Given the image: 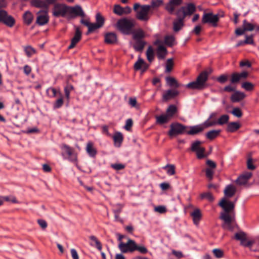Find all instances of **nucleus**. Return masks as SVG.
<instances>
[{
	"mask_svg": "<svg viewBox=\"0 0 259 259\" xmlns=\"http://www.w3.org/2000/svg\"><path fill=\"white\" fill-rule=\"evenodd\" d=\"M66 14L74 15V16L84 17V13L79 6L69 7L64 4L57 3L53 9V15L56 17H64Z\"/></svg>",
	"mask_w": 259,
	"mask_h": 259,
	"instance_id": "nucleus-1",
	"label": "nucleus"
},
{
	"mask_svg": "<svg viewBox=\"0 0 259 259\" xmlns=\"http://www.w3.org/2000/svg\"><path fill=\"white\" fill-rule=\"evenodd\" d=\"M118 247L122 253H132L136 250L142 254L148 252V249L145 246L138 245L134 240L129 238H127L126 242L119 243Z\"/></svg>",
	"mask_w": 259,
	"mask_h": 259,
	"instance_id": "nucleus-2",
	"label": "nucleus"
},
{
	"mask_svg": "<svg viewBox=\"0 0 259 259\" xmlns=\"http://www.w3.org/2000/svg\"><path fill=\"white\" fill-rule=\"evenodd\" d=\"M210 72L211 71L209 72L207 71H202L197 76L196 80L188 83L186 85V88L198 90H201L206 88L207 87L206 81Z\"/></svg>",
	"mask_w": 259,
	"mask_h": 259,
	"instance_id": "nucleus-3",
	"label": "nucleus"
},
{
	"mask_svg": "<svg viewBox=\"0 0 259 259\" xmlns=\"http://www.w3.org/2000/svg\"><path fill=\"white\" fill-rule=\"evenodd\" d=\"M136 24V22L134 19L124 18L117 21L116 26L122 33L128 35L132 33Z\"/></svg>",
	"mask_w": 259,
	"mask_h": 259,
	"instance_id": "nucleus-4",
	"label": "nucleus"
},
{
	"mask_svg": "<svg viewBox=\"0 0 259 259\" xmlns=\"http://www.w3.org/2000/svg\"><path fill=\"white\" fill-rule=\"evenodd\" d=\"M134 10L136 12V18L141 21L147 22L149 19V13L151 6L142 5L136 3L134 5Z\"/></svg>",
	"mask_w": 259,
	"mask_h": 259,
	"instance_id": "nucleus-5",
	"label": "nucleus"
},
{
	"mask_svg": "<svg viewBox=\"0 0 259 259\" xmlns=\"http://www.w3.org/2000/svg\"><path fill=\"white\" fill-rule=\"evenodd\" d=\"M223 16L224 14L220 15L219 14L214 15L211 12L204 13L202 17L201 21L203 24H209L213 27H217L220 17Z\"/></svg>",
	"mask_w": 259,
	"mask_h": 259,
	"instance_id": "nucleus-6",
	"label": "nucleus"
},
{
	"mask_svg": "<svg viewBox=\"0 0 259 259\" xmlns=\"http://www.w3.org/2000/svg\"><path fill=\"white\" fill-rule=\"evenodd\" d=\"M187 126H185L179 123H173L170 125V130L168 133V135L172 138L179 135L186 133Z\"/></svg>",
	"mask_w": 259,
	"mask_h": 259,
	"instance_id": "nucleus-7",
	"label": "nucleus"
},
{
	"mask_svg": "<svg viewBox=\"0 0 259 259\" xmlns=\"http://www.w3.org/2000/svg\"><path fill=\"white\" fill-rule=\"evenodd\" d=\"M196 10V8L193 4L190 3L186 7H182L177 12V16L182 15L185 18L187 16H190L193 14Z\"/></svg>",
	"mask_w": 259,
	"mask_h": 259,
	"instance_id": "nucleus-8",
	"label": "nucleus"
},
{
	"mask_svg": "<svg viewBox=\"0 0 259 259\" xmlns=\"http://www.w3.org/2000/svg\"><path fill=\"white\" fill-rule=\"evenodd\" d=\"M36 23L40 26L47 24L49 21L48 10H40L37 14Z\"/></svg>",
	"mask_w": 259,
	"mask_h": 259,
	"instance_id": "nucleus-9",
	"label": "nucleus"
},
{
	"mask_svg": "<svg viewBox=\"0 0 259 259\" xmlns=\"http://www.w3.org/2000/svg\"><path fill=\"white\" fill-rule=\"evenodd\" d=\"M0 22L12 27L15 24V20L12 16H9L6 11L0 10Z\"/></svg>",
	"mask_w": 259,
	"mask_h": 259,
	"instance_id": "nucleus-10",
	"label": "nucleus"
},
{
	"mask_svg": "<svg viewBox=\"0 0 259 259\" xmlns=\"http://www.w3.org/2000/svg\"><path fill=\"white\" fill-rule=\"evenodd\" d=\"M63 151L67 155L69 160L76 162L77 161V154L75 153L73 149L66 144H63L61 147Z\"/></svg>",
	"mask_w": 259,
	"mask_h": 259,
	"instance_id": "nucleus-11",
	"label": "nucleus"
},
{
	"mask_svg": "<svg viewBox=\"0 0 259 259\" xmlns=\"http://www.w3.org/2000/svg\"><path fill=\"white\" fill-rule=\"evenodd\" d=\"M82 33L78 27H75V32L74 36L71 39V44L68 46V49L74 48L76 44L79 42L81 39Z\"/></svg>",
	"mask_w": 259,
	"mask_h": 259,
	"instance_id": "nucleus-12",
	"label": "nucleus"
},
{
	"mask_svg": "<svg viewBox=\"0 0 259 259\" xmlns=\"http://www.w3.org/2000/svg\"><path fill=\"white\" fill-rule=\"evenodd\" d=\"M183 3V0H169L165 6L166 10L170 14L174 13L177 7L180 6Z\"/></svg>",
	"mask_w": 259,
	"mask_h": 259,
	"instance_id": "nucleus-13",
	"label": "nucleus"
},
{
	"mask_svg": "<svg viewBox=\"0 0 259 259\" xmlns=\"http://www.w3.org/2000/svg\"><path fill=\"white\" fill-rule=\"evenodd\" d=\"M219 205L224 210L225 212H230L234 209V204L233 202L227 200L223 198L220 202Z\"/></svg>",
	"mask_w": 259,
	"mask_h": 259,
	"instance_id": "nucleus-14",
	"label": "nucleus"
},
{
	"mask_svg": "<svg viewBox=\"0 0 259 259\" xmlns=\"http://www.w3.org/2000/svg\"><path fill=\"white\" fill-rule=\"evenodd\" d=\"M220 219L224 221V224L223 225V227L226 229H230L232 218L230 215L229 214V212H222L221 214Z\"/></svg>",
	"mask_w": 259,
	"mask_h": 259,
	"instance_id": "nucleus-15",
	"label": "nucleus"
},
{
	"mask_svg": "<svg viewBox=\"0 0 259 259\" xmlns=\"http://www.w3.org/2000/svg\"><path fill=\"white\" fill-rule=\"evenodd\" d=\"M203 127L201 124L187 127L186 133L189 135H195L203 131Z\"/></svg>",
	"mask_w": 259,
	"mask_h": 259,
	"instance_id": "nucleus-16",
	"label": "nucleus"
},
{
	"mask_svg": "<svg viewBox=\"0 0 259 259\" xmlns=\"http://www.w3.org/2000/svg\"><path fill=\"white\" fill-rule=\"evenodd\" d=\"M179 94V92L177 90H168L163 93L162 95V99L163 101H167L175 98L178 96Z\"/></svg>",
	"mask_w": 259,
	"mask_h": 259,
	"instance_id": "nucleus-17",
	"label": "nucleus"
},
{
	"mask_svg": "<svg viewBox=\"0 0 259 259\" xmlns=\"http://www.w3.org/2000/svg\"><path fill=\"white\" fill-rule=\"evenodd\" d=\"M177 19L173 22V29L174 31L178 32L181 30L184 26V20L185 18L181 15L177 16Z\"/></svg>",
	"mask_w": 259,
	"mask_h": 259,
	"instance_id": "nucleus-18",
	"label": "nucleus"
},
{
	"mask_svg": "<svg viewBox=\"0 0 259 259\" xmlns=\"http://www.w3.org/2000/svg\"><path fill=\"white\" fill-rule=\"evenodd\" d=\"M252 176V173L250 172H245L240 176L236 180V183L239 185H245Z\"/></svg>",
	"mask_w": 259,
	"mask_h": 259,
	"instance_id": "nucleus-19",
	"label": "nucleus"
},
{
	"mask_svg": "<svg viewBox=\"0 0 259 259\" xmlns=\"http://www.w3.org/2000/svg\"><path fill=\"white\" fill-rule=\"evenodd\" d=\"M105 42L107 44L113 45L117 42V37L114 32H108L105 35Z\"/></svg>",
	"mask_w": 259,
	"mask_h": 259,
	"instance_id": "nucleus-20",
	"label": "nucleus"
},
{
	"mask_svg": "<svg viewBox=\"0 0 259 259\" xmlns=\"http://www.w3.org/2000/svg\"><path fill=\"white\" fill-rule=\"evenodd\" d=\"M191 215L192 217L194 224L197 226L202 218V213L200 210L198 208L195 209L191 213Z\"/></svg>",
	"mask_w": 259,
	"mask_h": 259,
	"instance_id": "nucleus-21",
	"label": "nucleus"
},
{
	"mask_svg": "<svg viewBox=\"0 0 259 259\" xmlns=\"http://www.w3.org/2000/svg\"><path fill=\"white\" fill-rule=\"evenodd\" d=\"M246 95L245 94L239 91H236L231 97V100L233 102H238L243 100Z\"/></svg>",
	"mask_w": 259,
	"mask_h": 259,
	"instance_id": "nucleus-22",
	"label": "nucleus"
},
{
	"mask_svg": "<svg viewBox=\"0 0 259 259\" xmlns=\"http://www.w3.org/2000/svg\"><path fill=\"white\" fill-rule=\"evenodd\" d=\"M167 54L166 49L162 45H159L157 49V56L159 59H164Z\"/></svg>",
	"mask_w": 259,
	"mask_h": 259,
	"instance_id": "nucleus-23",
	"label": "nucleus"
},
{
	"mask_svg": "<svg viewBox=\"0 0 259 259\" xmlns=\"http://www.w3.org/2000/svg\"><path fill=\"white\" fill-rule=\"evenodd\" d=\"M32 6L37 8H43L44 10H48V6L45 0H32L31 2Z\"/></svg>",
	"mask_w": 259,
	"mask_h": 259,
	"instance_id": "nucleus-24",
	"label": "nucleus"
},
{
	"mask_svg": "<svg viewBox=\"0 0 259 259\" xmlns=\"http://www.w3.org/2000/svg\"><path fill=\"white\" fill-rule=\"evenodd\" d=\"M132 33H133V38L135 40H143L142 39L145 36V32L141 29H139L134 32L132 31Z\"/></svg>",
	"mask_w": 259,
	"mask_h": 259,
	"instance_id": "nucleus-25",
	"label": "nucleus"
},
{
	"mask_svg": "<svg viewBox=\"0 0 259 259\" xmlns=\"http://www.w3.org/2000/svg\"><path fill=\"white\" fill-rule=\"evenodd\" d=\"M146 44V41L143 40H135V42L133 45V47L136 51L142 52L144 49Z\"/></svg>",
	"mask_w": 259,
	"mask_h": 259,
	"instance_id": "nucleus-26",
	"label": "nucleus"
},
{
	"mask_svg": "<svg viewBox=\"0 0 259 259\" xmlns=\"http://www.w3.org/2000/svg\"><path fill=\"white\" fill-rule=\"evenodd\" d=\"M86 150L89 155L91 157H95L97 154V150L94 147V144L92 142H89L87 143Z\"/></svg>",
	"mask_w": 259,
	"mask_h": 259,
	"instance_id": "nucleus-27",
	"label": "nucleus"
},
{
	"mask_svg": "<svg viewBox=\"0 0 259 259\" xmlns=\"http://www.w3.org/2000/svg\"><path fill=\"white\" fill-rule=\"evenodd\" d=\"M236 192V188L233 185H228L226 187L224 190V194L227 197L230 198L232 197Z\"/></svg>",
	"mask_w": 259,
	"mask_h": 259,
	"instance_id": "nucleus-28",
	"label": "nucleus"
},
{
	"mask_svg": "<svg viewBox=\"0 0 259 259\" xmlns=\"http://www.w3.org/2000/svg\"><path fill=\"white\" fill-rule=\"evenodd\" d=\"M240 127V125L238 122H230L227 127L226 131L228 132L233 133L238 130Z\"/></svg>",
	"mask_w": 259,
	"mask_h": 259,
	"instance_id": "nucleus-29",
	"label": "nucleus"
},
{
	"mask_svg": "<svg viewBox=\"0 0 259 259\" xmlns=\"http://www.w3.org/2000/svg\"><path fill=\"white\" fill-rule=\"evenodd\" d=\"M221 132V130H220L210 131L206 134V137L210 140H212L218 137Z\"/></svg>",
	"mask_w": 259,
	"mask_h": 259,
	"instance_id": "nucleus-30",
	"label": "nucleus"
},
{
	"mask_svg": "<svg viewBox=\"0 0 259 259\" xmlns=\"http://www.w3.org/2000/svg\"><path fill=\"white\" fill-rule=\"evenodd\" d=\"M24 22L27 25H29L32 22L33 16L30 11H26L23 16Z\"/></svg>",
	"mask_w": 259,
	"mask_h": 259,
	"instance_id": "nucleus-31",
	"label": "nucleus"
},
{
	"mask_svg": "<svg viewBox=\"0 0 259 259\" xmlns=\"http://www.w3.org/2000/svg\"><path fill=\"white\" fill-rule=\"evenodd\" d=\"M177 112V108L175 105H171L167 108L165 114L171 119Z\"/></svg>",
	"mask_w": 259,
	"mask_h": 259,
	"instance_id": "nucleus-32",
	"label": "nucleus"
},
{
	"mask_svg": "<svg viewBox=\"0 0 259 259\" xmlns=\"http://www.w3.org/2000/svg\"><path fill=\"white\" fill-rule=\"evenodd\" d=\"M166 81L167 84L171 87L179 88L181 84L177 81V80L172 77H167Z\"/></svg>",
	"mask_w": 259,
	"mask_h": 259,
	"instance_id": "nucleus-33",
	"label": "nucleus"
},
{
	"mask_svg": "<svg viewBox=\"0 0 259 259\" xmlns=\"http://www.w3.org/2000/svg\"><path fill=\"white\" fill-rule=\"evenodd\" d=\"M156 122L162 124L168 122L170 119L165 114L156 117Z\"/></svg>",
	"mask_w": 259,
	"mask_h": 259,
	"instance_id": "nucleus-34",
	"label": "nucleus"
},
{
	"mask_svg": "<svg viewBox=\"0 0 259 259\" xmlns=\"http://www.w3.org/2000/svg\"><path fill=\"white\" fill-rule=\"evenodd\" d=\"M123 138L122 134L119 132H116L113 136V140L115 144L118 147L120 146L123 141Z\"/></svg>",
	"mask_w": 259,
	"mask_h": 259,
	"instance_id": "nucleus-35",
	"label": "nucleus"
},
{
	"mask_svg": "<svg viewBox=\"0 0 259 259\" xmlns=\"http://www.w3.org/2000/svg\"><path fill=\"white\" fill-rule=\"evenodd\" d=\"M255 24L248 22L246 20H244L243 22L242 27L244 28L245 31H251L254 29Z\"/></svg>",
	"mask_w": 259,
	"mask_h": 259,
	"instance_id": "nucleus-36",
	"label": "nucleus"
},
{
	"mask_svg": "<svg viewBox=\"0 0 259 259\" xmlns=\"http://www.w3.org/2000/svg\"><path fill=\"white\" fill-rule=\"evenodd\" d=\"M175 37L174 36L166 35L164 37V44L168 47H172L175 45Z\"/></svg>",
	"mask_w": 259,
	"mask_h": 259,
	"instance_id": "nucleus-37",
	"label": "nucleus"
},
{
	"mask_svg": "<svg viewBox=\"0 0 259 259\" xmlns=\"http://www.w3.org/2000/svg\"><path fill=\"white\" fill-rule=\"evenodd\" d=\"M229 119V115L227 114H224L222 115L218 119L217 122V124L219 125H223L228 123Z\"/></svg>",
	"mask_w": 259,
	"mask_h": 259,
	"instance_id": "nucleus-38",
	"label": "nucleus"
},
{
	"mask_svg": "<svg viewBox=\"0 0 259 259\" xmlns=\"http://www.w3.org/2000/svg\"><path fill=\"white\" fill-rule=\"evenodd\" d=\"M146 56L148 60L151 62L154 59V52L151 46H149L146 52Z\"/></svg>",
	"mask_w": 259,
	"mask_h": 259,
	"instance_id": "nucleus-39",
	"label": "nucleus"
},
{
	"mask_svg": "<svg viewBox=\"0 0 259 259\" xmlns=\"http://www.w3.org/2000/svg\"><path fill=\"white\" fill-rule=\"evenodd\" d=\"M241 87L246 91H251L254 89V85L251 82H244L242 83Z\"/></svg>",
	"mask_w": 259,
	"mask_h": 259,
	"instance_id": "nucleus-40",
	"label": "nucleus"
},
{
	"mask_svg": "<svg viewBox=\"0 0 259 259\" xmlns=\"http://www.w3.org/2000/svg\"><path fill=\"white\" fill-rule=\"evenodd\" d=\"M96 23L100 26V27L103 26L104 23V18L100 14V13H97L96 15Z\"/></svg>",
	"mask_w": 259,
	"mask_h": 259,
	"instance_id": "nucleus-41",
	"label": "nucleus"
},
{
	"mask_svg": "<svg viewBox=\"0 0 259 259\" xmlns=\"http://www.w3.org/2000/svg\"><path fill=\"white\" fill-rule=\"evenodd\" d=\"M200 197L202 199H206L210 202H212L214 199L212 194L209 192L202 193Z\"/></svg>",
	"mask_w": 259,
	"mask_h": 259,
	"instance_id": "nucleus-42",
	"label": "nucleus"
},
{
	"mask_svg": "<svg viewBox=\"0 0 259 259\" xmlns=\"http://www.w3.org/2000/svg\"><path fill=\"white\" fill-rule=\"evenodd\" d=\"M202 142L200 141H196L192 143L191 147V151L194 152L197 151L199 149L202 148V147H201L200 146Z\"/></svg>",
	"mask_w": 259,
	"mask_h": 259,
	"instance_id": "nucleus-43",
	"label": "nucleus"
},
{
	"mask_svg": "<svg viewBox=\"0 0 259 259\" xmlns=\"http://www.w3.org/2000/svg\"><path fill=\"white\" fill-rule=\"evenodd\" d=\"M128 104L132 107H135L138 109L140 108V105L137 103L136 98H130L128 100Z\"/></svg>",
	"mask_w": 259,
	"mask_h": 259,
	"instance_id": "nucleus-44",
	"label": "nucleus"
},
{
	"mask_svg": "<svg viewBox=\"0 0 259 259\" xmlns=\"http://www.w3.org/2000/svg\"><path fill=\"white\" fill-rule=\"evenodd\" d=\"M4 200L7 202H11L13 203H19V201L17 200L16 197L14 196H7L3 197Z\"/></svg>",
	"mask_w": 259,
	"mask_h": 259,
	"instance_id": "nucleus-45",
	"label": "nucleus"
},
{
	"mask_svg": "<svg viewBox=\"0 0 259 259\" xmlns=\"http://www.w3.org/2000/svg\"><path fill=\"white\" fill-rule=\"evenodd\" d=\"M144 64V61L141 58H139L138 61L134 64V67L136 70H138L142 68V66Z\"/></svg>",
	"mask_w": 259,
	"mask_h": 259,
	"instance_id": "nucleus-46",
	"label": "nucleus"
},
{
	"mask_svg": "<svg viewBox=\"0 0 259 259\" xmlns=\"http://www.w3.org/2000/svg\"><path fill=\"white\" fill-rule=\"evenodd\" d=\"M123 8L119 5H115L114 7L113 12L119 16L123 15Z\"/></svg>",
	"mask_w": 259,
	"mask_h": 259,
	"instance_id": "nucleus-47",
	"label": "nucleus"
},
{
	"mask_svg": "<svg viewBox=\"0 0 259 259\" xmlns=\"http://www.w3.org/2000/svg\"><path fill=\"white\" fill-rule=\"evenodd\" d=\"M60 98L56 100L54 104V107L55 108H58L62 106L63 104V96L61 93H59Z\"/></svg>",
	"mask_w": 259,
	"mask_h": 259,
	"instance_id": "nucleus-48",
	"label": "nucleus"
},
{
	"mask_svg": "<svg viewBox=\"0 0 259 259\" xmlns=\"http://www.w3.org/2000/svg\"><path fill=\"white\" fill-rule=\"evenodd\" d=\"M164 168L167 169V172L169 175H174L175 174V165L167 164Z\"/></svg>",
	"mask_w": 259,
	"mask_h": 259,
	"instance_id": "nucleus-49",
	"label": "nucleus"
},
{
	"mask_svg": "<svg viewBox=\"0 0 259 259\" xmlns=\"http://www.w3.org/2000/svg\"><path fill=\"white\" fill-rule=\"evenodd\" d=\"M240 79L239 73L235 72L232 74L230 81L232 83H236L238 82Z\"/></svg>",
	"mask_w": 259,
	"mask_h": 259,
	"instance_id": "nucleus-50",
	"label": "nucleus"
},
{
	"mask_svg": "<svg viewBox=\"0 0 259 259\" xmlns=\"http://www.w3.org/2000/svg\"><path fill=\"white\" fill-rule=\"evenodd\" d=\"M73 89H74V88H73V85L70 84H68L66 86V87L64 88L65 96L67 99L69 98L70 93Z\"/></svg>",
	"mask_w": 259,
	"mask_h": 259,
	"instance_id": "nucleus-51",
	"label": "nucleus"
},
{
	"mask_svg": "<svg viewBox=\"0 0 259 259\" xmlns=\"http://www.w3.org/2000/svg\"><path fill=\"white\" fill-rule=\"evenodd\" d=\"M100 28V26H99L96 23H92L90 22L89 26L88 27V31L87 34L91 33L95 31L96 29Z\"/></svg>",
	"mask_w": 259,
	"mask_h": 259,
	"instance_id": "nucleus-52",
	"label": "nucleus"
},
{
	"mask_svg": "<svg viewBox=\"0 0 259 259\" xmlns=\"http://www.w3.org/2000/svg\"><path fill=\"white\" fill-rule=\"evenodd\" d=\"M174 62L172 59H168L166 61L165 71L169 72L173 67Z\"/></svg>",
	"mask_w": 259,
	"mask_h": 259,
	"instance_id": "nucleus-53",
	"label": "nucleus"
},
{
	"mask_svg": "<svg viewBox=\"0 0 259 259\" xmlns=\"http://www.w3.org/2000/svg\"><path fill=\"white\" fill-rule=\"evenodd\" d=\"M212 252L217 258H221L224 256V251L221 249L215 248L212 250Z\"/></svg>",
	"mask_w": 259,
	"mask_h": 259,
	"instance_id": "nucleus-54",
	"label": "nucleus"
},
{
	"mask_svg": "<svg viewBox=\"0 0 259 259\" xmlns=\"http://www.w3.org/2000/svg\"><path fill=\"white\" fill-rule=\"evenodd\" d=\"M217 124L216 121H211L209 120H206L203 123L201 124V126L203 127V130L209 127L213 126Z\"/></svg>",
	"mask_w": 259,
	"mask_h": 259,
	"instance_id": "nucleus-55",
	"label": "nucleus"
},
{
	"mask_svg": "<svg viewBox=\"0 0 259 259\" xmlns=\"http://www.w3.org/2000/svg\"><path fill=\"white\" fill-rule=\"evenodd\" d=\"M235 238L237 240H240L241 242L246 239V234L243 232L237 233L235 234Z\"/></svg>",
	"mask_w": 259,
	"mask_h": 259,
	"instance_id": "nucleus-56",
	"label": "nucleus"
},
{
	"mask_svg": "<svg viewBox=\"0 0 259 259\" xmlns=\"http://www.w3.org/2000/svg\"><path fill=\"white\" fill-rule=\"evenodd\" d=\"M205 151V148L204 147H202L194 152H196L197 158L199 159H201L204 157Z\"/></svg>",
	"mask_w": 259,
	"mask_h": 259,
	"instance_id": "nucleus-57",
	"label": "nucleus"
},
{
	"mask_svg": "<svg viewBox=\"0 0 259 259\" xmlns=\"http://www.w3.org/2000/svg\"><path fill=\"white\" fill-rule=\"evenodd\" d=\"M214 169L211 168H206L205 170L206 176L209 181H211L213 179L214 171Z\"/></svg>",
	"mask_w": 259,
	"mask_h": 259,
	"instance_id": "nucleus-58",
	"label": "nucleus"
},
{
	"mask_svg": "<svg viewBox=\"0 0 259 259\" xmlns=\"http://www.w3.org/2000/svg\"><path fill=\"white\" fill-rule=\"evenodd\" d=\"M25 51L28 57H30L32 55L35 53V50L30 46H27L25 49Z\"/></svg>",
	"mask_w": 259,
	"mask_h": 259,
	"instance_id": "nucleus-59",
	"label": "nucleus"
},
{
	"mask_svg": "<svg viewBox=\"0 0 259 259\" xmlns=\"http://www.w3.org/2000/svg\"><path fill=\"white\" fill-rule=\"evenodd\" d=\"M232 113L237 117H240L242 115V112L239 108H235L233 109Z\"/></svg>",
	"mask_w": 259,
	"mask_h": 259,
	"instance_id": "nucleus-60",
	"label": "nucleus"
},
{
	"mask_svg": "<svg viewBox=\"0 0 259 259\" xmlns=\"http://www.w3.org/2000/svg\"><path fill=\"white\" fill-rule=\"evenodd\" d=\"M111 166L116 170H119L123 169L125 167V165L124 164L121 163H114L112 164Z\"/></svg>",
	"mask_w": 259,
	"mask_h": 259,
	"instance_id": "nucleus-61",
	"label": "nucleus"
},
{
	"mask_svg": "<svg viewBox=\"0 0 259 259\" xmlns=\"http://www.w3.org/2000/svg\"><path fill=\"white\" fill-rule=\"evenodd\" d=\"M247 167L250 170H253L255 167L253 164L252 159L251 157L248 158L247 161Z\"/></svg>",
	"mask_w": 259,
	"mask_h": 259,
	"instance_id": "nucleus-62",
	"label": "nucleus"
},
{
	"mask_svg": "<svg viewBox=\"0 0 259 259\" xmlns=\"http://www.w3.org/2000/svg\"><path fill=\"white\" fill-rule=\"evenodd\" d=\"M228 76L227 75L223 74L218 77L217 79L219 82L224 83L228 80Z\"/></svg>",
	"mask_w": 259,
	"mask_h": 259,
	"instance_id": "nucleus-63",
	"label": "nucleus"
},
{
	"mask_svg": "<svg viewBox=\"0 0 259 259\" xmlns=\"http://www.w3.org/2000/svg\"><path fill=\"white\" fill-rule=\"evenodd\" d=\"M254 241L252 240L247 241L245 239L244 241L241 242V244L244 246L248 247L250 248L252 245L253 244Z\"/></svg>",
	"mask_w": 259,
	"mask_h": 259,
	"instance_id": "nucleus-64",
	"label": "nucleus"
}]
</instances>
